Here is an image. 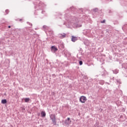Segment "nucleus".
Returning a JSON list of instances; mask_svg holds the SVG:
<instances>
[{
  "label": "nucleus",
  "instance_id": "nucleus-1",
  "mask_svg": "<svg viewBox=\"0 0 127 127\" xmlns=\"http://www.w3.org/2000/svg\"><path fill=\"white\" fill-rule=\"evenodd\" d=\"M50 117L51 120H52L53 122V125L54 126H56L57 124V122L56 121V116H55V114H51Z\"/></svg>",
  "mask_w": 127,
  "mask_h": 127
},
{
  "label": "nucleus",
  "instance_id": "nucleus-2",
  "mask_svg": "<svg viewBox=\"0 0 127 127\" xmlns=\"http://www.w3.org/2000/svg\"><path fill=\"white\" fill-rule=\"evenodd\" d=\"M79 101L81 103H86V101H87V98L84 96H82L79 98Z\"/></svg>",
  "mask_w": 127,
  "mask_h": 127
},
{
  "label": "nucleus",
  "instance_id": "nucleus-3",
  "mask_svg": "<svg viewBox=\"0 0 127 127\" xmlns=\"http://www.w3.org/2000/svg\"><path fill=\"white\" fill-rule=\"evenodd\" d=\"M72 123L71 121H70V118H67V120L65 121V124L69 125Z\"/></svg>",
  "mask_w": 127,
  "mask_h": 127
},
{
  "label": "nucleus",
  "instance_id": "nucleus-4",
  "mask_svg": "<svg viewBox=\"0 0 127 127\" xmlns=\"http://www.w3.org/2000/svg\"><path fill=\"white\" fill-rule=\"evenodd\" d=\"M77 40H78V38H77V37H74V36H72L71 41H72V42H75V41H77Z\"/></svg>",
  "mask_w": 127,
  "mask_h": 127
},
{
  "label": "nucleus",
  "instance_id": "nucleus-5",
  "mask_svg": "<svg viewBox=\"0 0 127 127\" xmlns=\"http://www.w3.org/2000/svg\"><path fill=\"white\" fill-rule=\"evenodd\" d=\"M60 38H61V39L65 38V37H66V34L65 33L60 34Z\"/></svg>",
  "mask_w": 127,
  "mask_h": 127
},
{
  "label": "nucleus",
  "instance_id": "nucleus-6",
  "mask_svg": "<svg viewBox=\"0 0 127 127\" xmlns=\"http://www.w3.org/2000/svg\"><path fill=\"white\" fill-rule=\"evenodd\" d=\"M51 48L52 50H53L54 51H57V50H58L57 48H56L55 46H52Z\"/></svg>",
  "mask_w": 127,
  "mask_h": 127
},
{
  "label": "nucleus",
  "instance_id": "nucleus-7",
  "mask_svg": "<svg viewBox=\"0 0 127 127\" xmlns=\"http://www.w3.org/2000/svg\"><path fill=\"white\" fill-rule=\"evenodd\" d=\"M41 115L42 117H44L46 116V113H45V112L42 111L41 113Z\"/></svg>",
  "mask_w": 127,
  "mask_h": 127
},
{
  "label": "nucleus",
  "instance_id": "nucleus-8",
  "mask_svg": "<svg viewBox=\"0 0 127 127\" xmlns=\"http://www.w3.org/2000/svg\"><path fill=\"white\" fill-rule=\"evenodd\" d=\"M24 101L25 103H28L29 101H30V99L29 98H26L24 99Z\"/></svg>",
  "mask_w": 127,
  "mask_h": 127
},
{
  "label": "nucleus",
  "instance_id": "nucleus-9",
  "mask_svg": "<svg viewBox=\"0 0 127 127\" xmlns=\"http://www.w3.org/2000/svg\"><path fill=\"white\" fill-rule=\"evenodd\" d=\"M7 103V101H6V99H3L1 100V103L2 104H6Z\"/></svg>",
  "mask_w": 127,
  "mask_h": 127
},
{
  "label": "nucleus",
  "instance_id": "nucleus-10",
  "mask_svg": "<svg viewBox=\"0 0 127 127\" xmlns=\"http://www.w3.org/2000/svg\"><path fill=\"white\" fill-rule=\"evenodd\" d=\"M79 64L83 65V62H82L81 61H79Z\"/></svg>",
  "mask_w": 127,
  "mask_h": 127
},
{
  "label": "nucleus",
  "instance_id": "nucleus-11",
  "mask_svg": "<svg viewBox=\"0 0 127 127\" xmlns=\"http://www.w3.org/2000/svg\"><path fill=\"white\" fill-rule=\"evenodd\" d=\"M102 23H105V20L103 21V22H102Z\"/></svg>",
  "mask_w": 127,
  "mask_h": 127
},
{
  "label": "nucleus",
  "instance_id": "nucleus-12",
  "mask_svg": "<svg viewBox=\"0 0 127 127\" xmlns=\"http://www.w3.org/2000/svg\"><path fill=\"white\" fill-rule=\"evenodd\" d=\"M8 28H10V26H8Z\"/></svg>",
  "mask_w": 127,
  "mask_h": 127
},
{
  "label": "nucleus",
  "instance_id": "nucleus-13",
  "mask_svg": "<svg viewBox=\"0 0 127 127\" xmlns=\"http://www.w3.org/2000/svg\"><path fill=\"white\" fill-rule=\"evenodd\" d=\"M5 11H6V12H7V11H8V10H6Z\"/></svg>",
  "mask_w": 127,
  "mask_h": 127
},
{
  "label": "nucleus",
  "instance_id": "nucleus-14",
  "mask_svg": "<svg viewBox=\"0 0 127 127\" xmlns=\"http://www.w3.org/2000/svg\"><path fill=\"white\" fill-rule=\"evenodd\" d=\"M5 11H6V12H7V11H8V10H6Z\"/></svg>",
  "mask_w": 127,
  "mask_h": 127
}]
</instances>
